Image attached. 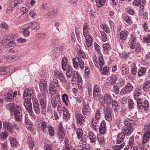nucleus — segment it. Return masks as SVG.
<instances>
[{"label": "nucleus", "instance_id": "50", "mask_svg": "<svg viewBox=\"0 0 150 150\" xmlns=\"http://www.w3.org/2000/svg\"><path fill=\"white\" fill-rule=\"evenodd\" d=\"M146 69V67H142L138 72V75L139 76H141L142 75L145 74Z\"/></svg>", "mask_w": 150, "mask_h": 150}, {"label": "nucleus", "instance_id": "25", "mask_svg": "<svg viewBox=\"0 0 150 150\" xmlns=\"http://www.w3.org/2000/svg\"><path fill=\"white\" fill-rule=\"evenodd\" d=\"M125 136L124 134H122V132L119 133L117 138V144H119L122 143L125 139Z\"/></svg>", "mask_w": 150, "mask_h": 150}, {"label": "nucleus", "instance_id": "26", "mask_svg": "<svg viewBox=\"0 0 150 150\" xmlns=\"http://www.w3.org/2000/svg\"><path fill=\"white\" fill-rule=\"evenodd\" d=\"M62 67L63 70L65 71L67 69V68L70 66L68 64H67L68 60L65 57H63L62 58Z\"/></svg>", "mask_w": 150, "mask_h": 150}, {"label": "nucleus", "instance_id": "49", "mask_svg": "<svg viewBox=\"0 0 150 150\" xmlns=\"http://www.w3.org/2000/svg\"><path fill=\"white\" fill-rule=\"evenodd\" d=\"M131 71L132 74L134 76L137 73V68L136 65L134 64H133L131 66Z\"/></svg>", "mask_w": 150, "mask_h": 150}, {"label": "nucleus", "instance_id": "32", "mask_svg": "<svg viewBox=\"0 0 150 150\" xmlns=\"http://www.w3.org/2000/svg\"><path fill=\"white\" fill-rule=\"evenodd\" d=\"M50 85L54 87V88H59L60 85L58 81L56 79H54L53 80L50 81Z\"/></svg>", "mask_w": 150, "mask_h": 150}, {"label": "nucleus", "instance_id": "38", "mask_svg": "<svg viewBox=\"0 0 150 150\" xmlns=\"http://www.w3.org/2000/svg\"><path fill=\"white\" fill-rule=\"evenodd\" d=\"M27 143L29 147L33 148L34 147L35 145L34 143L32 138L30 137H28V138Z\"/></svg>", "mask_w": 150, "mask_h": 150}, {"label": "nucleus", "instance_id": "24", "mask_svg": "<svg viewBox=\"0 0 150 150\" xmlns=\"http://www.w3.org/2000/svg\"><path fill=\"white\" fill-rule=\"evenodd\" d=\"M117 79L116 75L112 74L108 79L107 83L108 85H111L116 82Z\"/></svg>", "mask_w": 150, "mask_h": 150}, {"label": "nucleus", "instance_id": "43", "mask_svg": "<svg viewBox=\"0 0 150 150\" xmlns=\"http://www.w3.org/2000/svg\"><path fill=\"white\" fill-rule=\"evenodd\" d=\"M98 7H101L105 4L106 0H96L95 1Z\"/></svg>", "mask_w": 150, "mask_h": 150}, {"label": "nucleus", "instance_id": "12", "mask_svg": "<svg viewBox=\"0 0 150 150\" xmlns=\"http://www.w3.org/2000/svg\"><path fill=\"white\" fill-rule=\"evenodd\" d=\"M26 28H31L32 30H37L40 29V25L37 22H32L24 25Z\"/></svg>", "mask_w": 150, "mask_h": 150}, {"label": "nucleus", "instance_id": "28", "mask_svg": "<svg viewBox=\"0 0 150 150\" xmlns=\"http://www.w3.org/2000/svg\"><path fill=\"white\" fill-rule=\"evenodd\" d=\"M58 12V11L57 9L51 10L46 14L45 15V17L46 18H47L48 17L56 16L57 15Z\"/></svg>", "mask_w": 150, "mask_h": 150}, {"label": "nucleus", "instance_id": "16", "mask_svg": "<svg viewBox=\"0 0 150 150\" xmlns=\"http://www.w3.org/2000/svg\"><path fill=\"white\" fill-rule=\"evenodd\" d=\"M71 77H72V81H76L78 83L82 82V80L81 78L77 71H73V74ZM78 84L79 85V83H78Z\"/></svg>", "mask_w": 150, "mask_h": 150}, {"label": "nucleus", "instance_id": "5", "mask_svg": "<svg viewBox=\"0 0 150 150\" xmlns=\"http://www.w3.org/2000/svg\"><path fill=\"white\" fill-rule=\"evenodd\" d=\"M4 127L11 133L13 134V129H18V126L16 124L14 123H12L9 121H5L3 123Z\"/></svg>", "mask_w": 150, "mask_h": 150}, {"label": "nucleus", "instance_id": "34", "mask_svg": "<svg viewBox=\"0 0 150 150\" xmlns=\"http://www.w3.org/2000/svg\"><path fill=\"white\" fill-rule=\"evenodd\" d=\"M66 71V74L67 77L68 78L71 77L73 74V69L70 66L67 68Z\"/></svg>", "mask_w": 150, "mask_h": 150}, {"label": "nucleus", "instance_id": "64", "mask_svg": "<svg viewBox=\"0 0 150 150\" xmlns=\"http://www.w3.org/2000/svg\"><path fill=\"white\" fill-rule=\"evenodd\" d=\"M141 3L140 0H134L133 2V5L136 6H139Z\"/></svg>", "mask_w": 150, "mask_h": 150}, {"label": "nucleus", "instance_id": "29", "mask_svg": "<svg viewBox=\"0 0 150 150\" xmlns=\"http://www.w3.org/2000/svg\"><path fill=\"white\" fill-rule=\"evenodd\" d=\"M135 121L131 119L130 118H127L125 119L124 122L125 125L127 127L128 126H132L134 125Z\"/></svg>", "mask_w": 150, "mask_h": 150}, {"label": "nucleus", "instance_id": "27", "mask_svg": "<svg viewBox=\"0 0 150 150\" xmlns=\"http://www.w3.org/2000/svg\"><path fill=\"white\" fill-rule=\"evenodd\" d=\"M54 74L55 77L59 79L62 81L65 82L66 81L64 76L60 72H54Z\"/></svg>", "mask_w": 150, "mask_h": 150}, {"label": "nucleus", "instance_id": "4", "mask_svg": "<svg viewBox=\"0 0 150 150\" xmlns=\"http://www.w3.org/2000/svg\"><path fill=\"white\" fill-rule=\"evenodd\" d=\"M72 61L74 68L78 69L80 68L81 69L84 68V62L81 58L76 57L72 59Z\"/></svg>", "mask_w": 150, "mask_h": 150}, {"label": "nucleus", "instance_id": "31", "mask_svg": "<svg viewBox=\"0 0 150 150\" xmlns=\"http://www.w3.org/2000/svg\"><path fill=\"white\" fill-rule=\"evenodd\" d=\"M112 100V97L109 94L107 93L104 95V100L107 104H110Z\"/></svg>", "mask_w": 150, "mask_h": 150}, {"label": "nucleus", "instance_id": "35", "mask_svg": "<svg viewBox=\"0 0 150 150\" xmlns=\"http://www.w3.org/2000/svg\"><path fill=\"white\" fill-rule=\"evenodd\" d=\"M97 136L93 133L90 132L89 133V137L90 142L92 143H95L96 141Z\"/></svg>", "mask_w": 150, "mask_h": 150}, {"label": "nucleus", "instance_id": "57", "mask_svg": "<svg viewBox=\"0 0 150 150\" xmlns=\"http://www.w3.org/2000/svg\"><path fill=\"white\" fill-rule=\"evenodd\" d=\"M48 129L50 135L51 136H53L54 135V133L53 128L51 126H50Z\"/></svg>", "mask_w": 150, "mask_h": 150}, {"label": "nucleus", "instance_id": "42", "mask_svg": "<svg viewBox=\"0 0 150 150\" xmlns=\"http://www.w3.org/2000/svg\"><path fill=\"white\" fill-rule=\"evenodd\" d=\"M76 133L79 139L82 138L83 135V131L81 129L78 128L77 129Z\"/></svg>", "mask_w": 150, "mask_h": 150}, {"label": "nucleus", "instance_id": "20", "mask_svg": "<svg viewBox=\"0 0 150 150\" xmlns=\"http://www.w3.org/2000/svg\"><path fill=\"white\" fill-rule=\"evenodd\" d=\"M136 42V39L135 36L133 34H131L130 38L129 43H130L129 46L132 49H134Z\"/></svg>", "mask_w": 150, "mask_h": 150}, {"label": "nucleus", "instance_id": "8", "mask_svg": "<svg viewBox=\"0 0 150 150\" xmlns=\"http://www.w3.org/2000/svg\"><path fill=\"white\" fill-rule=\"evenodd\" d=\"M93 61L96 67L97 68L99 67L100 69H102L103 65L104 64V60L102 55L99 56L98 59H97L96 56L94 55L93 57Z\"/></svg>", "mask_w": 150, "mask_h": 150}, {"label": "nucleus", "instance_id": "47", "mask_svg": "<svg viewBox=\"0 0 150 150\" xmlns=\"http://www.w3.org/2000/svg\"><path fill=\"white\" fill-rule=\"evenodd\" d=\"M125 145V143H123L122 144L118 145H114L112 146V149L115 150H119L123 148Z\"/></svg>", "mask_w": 150, "mask_h": 150}, {"label": "nucleus", "instance_id": "40", "mask_svg": "<svg viewBox=\"0 0 150 150\" xmlns=\"http://www.w3.org/2000/svg\"><path fill=\"white\" fill-rule=\"evenodd\" d=\"M62 110H63L64 118H68L70 117V114L65 108H63Z\"/></svg>", "mask_w": 150, "mask_h": 150}, {"label": "nucleus", "instance_id": "59", "mask_svg": "<svg viewBox=\"0 0 150 150\" xmlns=\"http://www.w3.org/2000/svg\"><path fill=\"white\" fill-rule=\"evenodd\" d=\"M135 51L137 53H138L141 51V48L139 44L137 43L136 45V44L135 48Z\"/></svg>", "mask_w": 150, "mask_h": 150}, {"label": "nucleus", "instance_id": "14", "mask_svg": "<svg viewBox=\"0 0 150 150\" xmlns=\"http://www.w3.org/2000/svg\"><path fill=\"white\" fill-rule=\"evenodd\" d=\"M134 127L132 126H128L124 127L122 130V134H124L126 136H130L134 130Z\"/></svg>", "mask_w": 150, "mask_h": 150}, {"label": "nucleus", "instance_id": "33", "mask_svg": "<svg viewBox=\"0 0 150 150\" xmlns=\"http://www.w3.org/2000/svg\"><path fill=\"white\" fill-rule=\"evenodd\" d=\"M143 90L148 91L150 90V81H146L143 84L142 86Z\"/></svg>", "mask_w": 150, "mask_h": 150}, {"label": "nucleus", "instance_id": "63", "mask_svg": "<svg viewBox=\"0 0 150 150\" xmlns=\"http://www.w3.org/2000/svg\"><path fill=\"white\" fill-rule=\"evenodd\" d=\"M103 29L105 32L108 33L110 32V28L107 25H103Z\"/></svg>", "mask_w": 150, "mask_h": 150}, {"label": "nucleus", "instance_id": "36", "mask_svg": "<svg viewBox=\"0 0 150 150\" xmlns=\"http://www.w3.org/2000/svg\"><path fill=\"white\" fill-rule=\"evenodd\" d=\"M112 108L116 110H117L119 109L120 108L117 101L114 100H112Z\"/></svg>", "mask_w": 150, "mask_h": 150}, {"label": "nucleus", "instance_id": "39", "mask_svg": "<svg viewBox=\"0 0 150 150\" xmlns=\"http://www.w3.org/2000/svg\"><path fill=\"white\" fill-rule=\"evenodd\" d=\"M15 106L13 103H11L8 104L7 105V108L8 110H9L11 114H12V112L15 110Z\"/></svg>", "mask_w": 150, "mask_h": 150}, {"label": "nucleus", "instance_id": "9", "mask_svg": "<svg viewBox=\"0 0 150 150\" xmlns=\"http://www.w3.org/2000/svg\"><path fill=\"white\" fill-rule=\"evenodd\" d=\"M144 130L145 132L144 135L142 143H146L150 138V123L145 125Z\"/></svg>", "mask_w": 150, "mask_h": 150}, {"label": "nucleus", "instance_id": "1", "mask_svg": "<svg viewBox=\"0 0 150 150\" xmlns=\"http://www.w3.org/2000/svg\"><path fill=\"white\" fill-rule=\"evenodd\" d=\"M89 29V26L88 23H84L83 25V35L86 38V44L88 47H91L92 43V38L88 35Z\"/></svg>", "mask_w": 150, "mask_h": 150}, {"label": "nucleus", "instance_id": "56", "mask_svg": "<svg viewBox=\"0 0 150 150\" xmlns=\"http://www.w3.org/2000/svg\"><path fill=\"white\" fill-rule=\"evenodd\" d=\"M113 91L114 93L116 94H118L119 92V88L117 85H116L114 86L113 87Z\"/></svg>", "mask_w": 150, "mask_h": 150}, {"label": "nucleus", "instance_id": "23", "mask_svg": "<svg viewBox=\"0 0 150 150\" xmlns=\"http://www.w3.org/2000/svg\"><path fill=\"white\" fill-rule=\"evenodd\" d=\"M128 35V32L126 30L122 31L120 34V40L122 41H125Z\"/></svg>", "mask_w": 150, "mask_h": 150}, {"label": "nucleus", "instance_id": "15", "mask_svg": "<svg viewBox=\"0 0 150 150\" xmlns=\"http://www.w3.org/2000/svg\"><path fill=\"white\" fill-rule=\"evenodd\" d=\"M59 98V95L58 93L57 94V95L55 96H52L51 98V103L53 108H55L57 106L58 104L59 103L58 99Z\"/></svg>", "mask_w": 150, "mask_h": 150}, {"label": "nucleus", "instance_id": "7", "mask_svg": "<svg viewBox=\"0 0 150 150\" xmlns=\"http://www.w3.org/2000/svg\"><path fill=\"white\" fill-rule=\"evenodd\" d=\"M12 115H14L15 120L18 122H20L22 120V111L21 107L19 105L16 107L15 110L12 112Z\"/></svg>", "mask_w": 150, "mask_h": 150}, {"label": "nucleus", "instance_id": "54", "mask_svg": "<svg viewBox=\"0 0 150 150\" xmlns=\"http://www.w3.org/2000/svg\"><path fill=\"white\" fill-rule=\"evenodd\" d=\"M62 97L63 101L65 103L66 105H67V102L69 101L67 95L65 93L64 94L62 95Z\"/></svg>", "mask_w": 150, "mask_h": 150}, {"label": "nucleus", "instance_id": "3", "mask_svg": "<svg viewBox=\"0 0 150 150\" xmlns=\"http://www.w3.org/2000/svg\"><path fill=\"white\" fill-rule=\"evenodd\" d=\"M32 98H28L24 100V105L26 109L28 111L30 115L33 117L35 116L34 114L33 111L32 103Z\"/></svg>", "mask_w": 150, "mask_h": 150}, {"label": "nucleus", "instance_id": "6", "mask_svg": "<svg viewBox=\"0 0 150 150\" xmlns=\"http://www.w3.org/2000/svg\"><path fill=\"white\" fill-rule=\"evenodd\" d=\"M41 93L38 96V98L40 101V102L42 110V113L43 111H44L46 110V96L47 93L41 92Z\"/></svg>", "mask_w": 150, "mask_h": 150}, {"label": "nucleus", "instance_id": "37", "mask_svg": "<svg viewBox=\"0 0 150 150\" xmlns=\"http://www.w3.org/2000/svg\"><path fill=\"white\" fill-rule=\"evenodd\" d=\"M97 137L98 141L100 144H104V137L102 135L98 134L97 135Z\"/></svg>", "mask_w": 150, "mask_h": 150}, {"label": "nucleus", "instance_id": "53", "mask_svg": "<svg viewBox=\"0 0 150 150\" xmlns=\"http://www.w3.org/2000/svg\"><path fill=\"white\" fill-rule=\"evenodd\" d=\"M121 70L124 74H127L129 73V69L126 66L122 67V68Z\"/></svg>", "mask_w": 150, "mask_h": 150}, {"label": "nucleus", "instance_id": "18", "mask_svg": "<svg viewBox=\"0 0 150 150\" xmlns=\"http://www.w3.org/2000/svg\"><path fill=\"white\" fill-rule=\"evenodd\" d=\"M39 86L41 92L47 93V82L44 79L41 80L39 83Z\"/></svg>", "mask_w": 150, "mask_h": 150}, {"label": "nucleus", "instance_id": "17", "mask_svg": "<svg viewBox=\"0 0 150 150\" xmlns=\"http://www.w3.org/2000/svg\"><path fill=\"white\" fill-rule=\"evenodd\" d=\"M76 121L77 123L81 125H83L85 121L84 117L81 114L76 113L75 114Z\"/></svg>", "mask_w": 150, "mask_h": 150}, {"label": "nucleus", "instance_id": "21", "mask_svg": "<svg viewBox=\"0 0 150 150\" xmlns=\"http://www.w3.org/2000/svg\"><path fill=\"white\" fill-rule=\"evenodd\" d=\"M82 112L84 116H87L90 114L89 106L88 103H84L82 108Z\"/></svg>", "mask_w": 150, "mask_h": 150}, {"label": "nucleus", "instance_id": "13", "mask_svg": "<svg viewBox=\"0 0 150 150\" xmlns=\"http://www.w3.org/2000/svg\"><path fill=\"white\" fill-rule=\"evenodd\" d=\"M32 102L34 111L36 115H38L40 113V110L38 101L36 98L32 97Z\"/></svg>", "mask_w": 150, "mask_h": 150}, {"label": "nucleus", "instance_id": "52", "mask_svg": "<svg viewBox=\"0 0 150 150\" xmlns=\"http://www.w3.org/2000/svg\"><path fill=\"white\" fill-rule=\"evenodd\" d=\"M100 33L101 35V38L102 40L104 42L106 41L107 40V38L106 34L103 31L100 32Z\"/></svg>", "mask_w": 150, "mask_h": 150}, {"label": "nucleus", "instance_id": "41", "mask_svg": "<svg viewBox=\"0 0 150 150\" xmlns=\"http://www.w3.org/2000/svg\"><path fill=\"white\" fill-rule=\"evenodd\" d=\"M58 89L57 88H54V87L49 85V94L53 95L55 94L57 92L56 89Z\"/></svg>", "mask_w": 150, "mask_h": 150}, {"label": "nucleus", "instance_id": "61", "mask_svg": "<svg viewBox=\"0 0 150 150\" xmlns=\"http://www.w3.org/2000/svg\"><path fill=\"white\" fill-rule=\"evenodd\" d=\"M101 73L103 75H107L108 72V68L106 67H104L103 69H101Z\"/></svg>", "mask_w": 150, "mask_h": 150}, {"label": "nucleus", "instance_id": "19", "mask_svg": "<svg viewBox=\"0 0 150 150\" xmlns=\"http://www.w3.org/2000/svg\"><path fill=\"white\" fill-rule=\"evenodd\" d=\"M34 91L32 89L28 88L25 89L24 91L23 97L34 96Z\"/></svg>", "mask_w": 150, "mask_h": 150}, {"label": "nucleus", "instance_id": "51", "mask_svg": "<svg viewBox=\"0 0 150 150\" xmlns=\"http://www.w3.org/2000/svg\"><path fill=\"white\" fill-rule=\"evenodd\" d=\"M125 88L130 93L133 89V87L132 85L130 83H127L125 86Z\"/></svg>", "mask_w": 150, "mask_h": 150}, {"label": "nucleus", "instance_id": "55", "mask_svg": "<svg viewBox=\"0 0 150 150\" xmlns=\"http://www.w3.org/2000/svg\"><path fill=\"white\" fill-rule=\"evenodd\" d=\"M144 41L146 43H150V35L149 34L144 37Z\"/></svg>", "mask_w": 150, "mask_h": 150}, {"label": "nucleus", "instance_id": "11", "mask_svg": "<svg viewBox=\"0 0 150 150\" xmlns=\"http://www.w3.org/2000/svg\"><path fill=\"white\" fill-rule=\"evenodd\" d=\"M112 110L107 107L104 108V114L105 119L108 122L112 121V119L111 114L112 113Z\"/></svg>", "mask_w": 150, "mask_h": 150}, {"label": "nucleus", "instance_id": "30", "mask_svg": "<svg viewBox=\"0 0 150 150\" xmlns=\"http://www.w3.org/2000/svg\"><path fill=\"white\" fill-rule=\"evenodd\" d=\"M49 127L50 126L47 125V123L45 121L41 122L40 127L43 132L46 133L47 132V129H48Z\"/></svg>", "mask_w": 150, "mask_h": 150}, {"label": "nucleus", "instance_id": "44", "mask_svg": "<svg viewBox=\"0 0 150 150\" xmlns=\"http://www.w3.org/2000/svg\"><path fill=\"white\" fill-rule=\"evenodd\" d=\"M29 28H26L25 27L24 25L23 26V34L24 36L25 37L28 36L30 34V32L28 29Z\"/></svg>", "mask_w": 150, "mask_h": 150}, {"label": "nucleus", "instance_id": "60", "mask_svg": "<svg viewBox=\"0 0 150 150\" xmlns=\"http://www.w3.org/2000/svg\"><path fill=\"white\" fill-rule=\"evenodd\" d=\"M129 93V91L125 88V86L121 90L120 92V93L121 95L126 94Z\"/></svg>", "mask_w": 150, "mask_h": 150}, {"label": "nucleus", "instance_id": "22", "mask_svg": "<svg viewBox=\"0 0 150 150\" xmlns=\"http://www.w3.org/2000/svg\"><path fill=\"white\" fill-rule=\"evenodd\" d=\"M23 2V0H12L10 3L9 6L11 8H14L21 4Z\"/></svg>", "mask_w": 150, "mask_h": 150}, {"label": "nucleus", "instance_id": "62", "mask_svg": "<svg viewBox=\"0 0 150 150\" xmlns=\"http://www.w3.org/2000/svg\"><path fill=\"white\" fill-rule=\"evenodd\" d=\"M64 143L65 146V147H63L64 148H67L68 149L70 150V148L71 147V145H70L69 144V140H66L64 141Z\"/></svg>", "mask_w": 150, "mask_h": 150}, {"label": "nucleus", "instance_id": "10", "mask_svg": "<svg viewBox=\"0 0 150 150\" xmlns=\"http://www.w3.org/2000/svg\"><path fill=\"white\" fill-rule=\"evenodd\" d=\"M137 103L138 107L140 109H143L145 110H149V105L148 100H145L142 102V99H140L137 101Z\"/></svg>", "mask_w": 150, "mask_h": 150}, {"label": "nucleus", "instance_id": "45", "mask_svg": "<svg viewBox=\"0 0 150 150\" xmlns=\"http://www.w3.org/2000/svg\"><path fill=\"white\" fill-rule=\"evenodd\" d=\"M8 135L7 131L5 130L0 134V137L3 139H5L7 138Z\"/></svg>", "mask_w": 150, "mask_h": 150}, {"label": "nucleus", "instance_id": "58", "mask_svg": "<svg viewBox=\"0 0 150 150\" xmlns=\"http://www.w3.org/2000/svg\"><path fill=\"white\" fill-rule=\"evenodd\" d=\"M103 48L104 50L106 52L109 51L110 49L109 45L108 43H105L103 45Z\"/></svg>", "mask_w": 150, "mask_h": 150}, {"label": "nucleus", "instance_id": "2", "mask_svg": "<svg viewBox=\"0 0 150 150\" xmlns=\"http://www.w3.org/2000/svg\"><path fill=\"white\" fill-rule=\"evenodd\" d=\"M17 94V91H16L13 93L12 90H8L5 93L3 98L7 102L12 101L14 100V98L16 96Z\"/></svg>", "mask_w": 150, "mask_h": 150}, {"label": "nucleus", "instance_id": "46", "mask_svg": "<svg viewBox=\"0 0 150 150\" xmlns=\"http://www.w3.org/2000/svg\"><path fill=\"white\" fill-rule=\"evenodd\" d=\"M18 58L16 56H9L8 57L7 59L11 62H14L17 60Z\"/></svg>", "mask_w": 150, "mask_h": 150}, {"label": "nucleus", "instance_id": "48", "mask_svg": "<svg viewBox=\"0 0 150 150\" xmlns=\"http://www.w3.org/2000/svg\"><path fill=\"white\" fill-rule=\"evenodd\" d=\"M128 107L130 109H132L134 106L135 104L133 102V100L132 99H129L128 102Z\"/></svg>", "mask_w": 150, "mask_h": 150}]
</instances>
